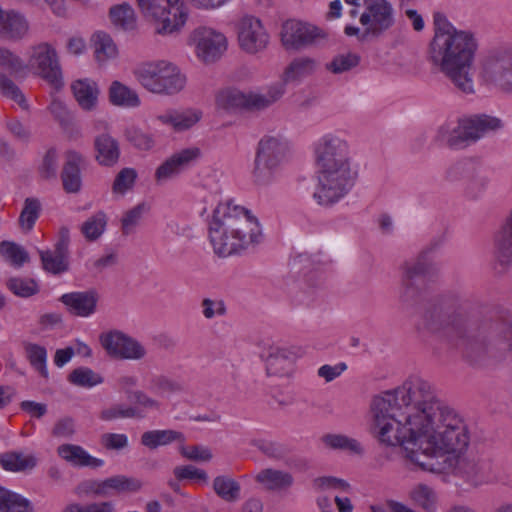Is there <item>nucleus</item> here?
<instances>
[{"instance_id": "obj_1", "label": "nucleus", "mask_w": 512, "mask_h": 512, "mask_svg": "<svg viewBox=\"0 0 512 512\" xmlns=\"http://www.w3.org/2000/svg\"><path fill=\"white\" fill-rule=\"evenodd\" d=\"M369 415L374 437L386 446L403 447L423 471L452 472L473 486L492 479L490 462L467 453L470 435L464 419L429 382L413 378L374 395Z\"/></svg>"}, {"instance_id": "obj_2", "label": "nucleus", "mask_w": 512, "mask_h": 512, "mask_svg": "<svg viewBox=\"0 0 512 512\" xmlns=\"http://www.w3.org/2000/svg\"><path fill=\"white\" fill-rule=\"evenodd\" d=\"M434 35L428 46L427 60L461 93L475 92L472 68L479 47L471 30L457 29L442 13L433 16Z\"/></svg>"}, {"instance_id": "obj_3", "label": "nucleus", "mask_w": 512, "mask_h": 512, "mask_svg": "<svg viewBox=\"0 0 512 512\" xmlns=\"http://www.w3.org/2000/svg\"><path fill=\"white\" fill-rule=\"evenodd\" d=\"M317 184L314 200L329 207L346 197L358 179L349 141L338 132H329L313 144Z\"/></svg>"}, {"instance_id": "obj_4", "label": "nucleus", "mask_w": 512, "mask_h": 512, "mask_svg": "<svg viewBox=\"0 0 512 512\" xmlns=\"http://www.w3.org/2000/svg\"><path fill=\"white\" fill-rule=\"evenodd\" d=\"M221 189L216 188L202 197L204 215L208 207L213 208L209 221V239L214 253L227 257L258 243L261 229L256 217L231 199L221 200Z\"/></svg>"}, {"instance_id": "obj_5", "label": "nucleus", "mask_w": 512, "mask_h": 512, "mask_svg": "<svg viewBox=\"0 0 512 512\" xmlns=\"http://www.w3.org/2000/svg\"><path fill=\"white\" fill-rule=\"evenodd\" d=\"M488 329L483 325L452 321V345L471 363L486 355L497 359L512 357V313L501 314Z\"/></svg>"}, {"instance_id": "obj_6", "label": "nucleus", "mask_w": 512, "mask_h": 512, "mask_svg": "<svg viewBox=\"0 0 512 512\" xmlns=\"http://www.w3.org/2000/svg\"><path fill=\"white\" fill-rule=\"evenodd\" d=\"M134 75L147 91L159 95H174L186 85V76L172 62L158 60L139 65Z\"/></svg>"}, {"instance_id": "obj_7", "label": "nucleus", "mask_w": 512, "mask_h": 512, "mask_svg": "<svg viewBox=\"0 0 512 512\" xmlns=\"http://www.w3.org/2000/svg\"><path fill=\"white\" fill-rule=\"evenodd\" d=\"M143 16L155 24L160 35L178 33L188 19V8L183 0H136Z\"/></svg>"}, {"instance_id": "obj_8", "label": "nucleus", "mask_w": 512, "mask_h": 512, "mask_svg": "<svg viewBox=\"0 0 512 512\" xmlns=\"http://www.w3.org/2000/svg\"><path fill=\"white\" fill-rule=\"evenodd\" d=\"M287 151V143L278 137L265 136L259 141L252 172L257 185L266 186L277 180Z\"/></svg>"}, {"instance_id": "obj_9", "label": "nucleus", "mask_w": 512, "mask_h": 512, "mask_svg": "<svg viewBox=\"0 0 512 512\" xmlns=\"http://www.w3.org/2000/svg\"><path fill=\"white\" fill-rule=\"evenodd\" d=\"M27 72L41 77L55 90L63 87V76L55 48L48 43H39L28 51Z\"/></svg>"}, {"instance_id": "obj_10", "label": "nucleus", "mask_w": 512, "mask_h": 512, "mask_svg": "<svg viewBox=\"0 0 512 512\" xmlns=\"http://www.w3.org/2000/svg\"><path fill=\"white\" fill-rule=\"evenodd\" d=\"M302 356L303 350L298 346H287L271 341H263L261 344L260 357L270 376H291L297 360Z\"/></svg>"}, {"instance_id": "obj_11", "label": "nucleus", "mask_w": 512, "mask_h": 512, "mask_svg": "<svg viewBox=\"0 0 512 512\" xmlns=\"http://www.w3.org/2000/svg\"><path fill=\"white\" fill-rule=\"evenodd\" d=\"M4 73L10 76H25L27 67L23 59L7 47L0 45V91L16 102L21 109L28 110L29 104L20 88Z\"/></svg>"}, {"instance_id": "obj_12", "label": "nucleus", "mask_w": 512, "mask_h": 512, "mask_svg": "<svg viewBox=\"0 0 512 512\" xmlns=\"http://www.w3.org/2000/svg\"><path fill=\"white\" fill-rule=\"evenodd\" d=\"M327 33L310 23L295 19L283 22L280 40L286 50L300 51L316 46L327 39Z\"/></svg>"}, {"instance_id": "obj_13", "label": "nucleus", "mask_w": 512, "mask_h": 512, "mask_svg": "<svg viewBox=\"0 0 512 512\" xmlns=\"http://www.w3.org/2000/svg\"><path fill=\"white\" fill-rule=\"evenodd\" d=\"M189 42L194 46L197 58L206 64L219 60L228 47L226 36L207 26L195 28L190 34Z\"/></svg>"}, {"instance_id": "obj_14", "label": "nucleus", "mask_w": 512, "mask_h": 512, "mask_svg": "<svg viewBox=\"0 0 512 512\" xmlns=\"http://www.w3.org/2000/svg\"><path fill=\"white\" fill-rule=\"evenodd\" d=\"M481 76L504 92H512V49L490 54L482 64Z\"/></svg>"}, {"instance_id": "obj_15", "label": "nucleus", "mask_w": 512, "mask_h": 512, "mask_svg": "<svg viewBox=\"0 0 512 512\" xmlns=\"http://www.w3.org/2000/svg\"><path fill=\"white\" fill-rule=\"evenodd\" d=\"M236 30L240 49L249 55L263 52L270 43L267 29L256 16H242L237 22Z\"/></svg>"}, {"instance_id": "obj_16", "label": "nucleus", "mask_w": 512, "mask_h": 512, "mask_svg": "<svg viewBox=\"0 0 512 512\" xmlns=\"http://www.w3.org/2000/svg\"><path fill=\"white\" fill-rule=\"evenodd\" d=\"M99 340L106 353L115 359L140 361L147 355L144 344L119 330L102 333Z\"/></svg>"}, {"instance_id": "obj_17", "label": "nucleus", "mask_w": 512, "mask_h": 512, "mask_svg": "<svg viewBox=\"0 0 512 512\" xmlns=\"http://www.w3.org/2000/svg\"><path fill=\"white\" fill-rule=\"evenodd\" d=\"M365 12L360 16V23L368 26V31L382 33L395 23V11L389 0H363Z\"/></svg>"}, {"instance_id": "obj_18", "label": "nucleus", "mask_w": 512, "mask_h": 512, "mask_svg": "<svg viewBox=\"0 0 512 512\" xmlns=\"http://www.w3.org/2000/svg\"><path fill=\"white\" fill-rule=\"evenodd\" d=\"M201 157V150L192 146L181 149L167 158L155 171V180L163 184L176 178Z\"/></svg>"}, {"instance_id": "obj_19", "label": "nucleus", "mask_w": 512, "mask_h": 512, "mask_svg": "<svg viewBox=\"0 0 512 512\" xmlns=\"http://www.w3.org/2000/svg\"><path fill=\"white\" fill-rule=\"evenodd\" d=\"M60 301L66 306L70 314L87 318L96 312L98 294L94 290L70 292L63 294Z\"/></svg>"}, {"instance_id": "obj_20", "label": "nucleus", "mask_w": 512, "mask_h": 512, "mask_svg": "<svg viewBox=\"0 0 512 512\" xmlns=\"http://www.w3.org/2000/svg\"><path fill=\"white\" fill-rule=\"evenodd\" d=\"M501 127L502 122L499 118L488 115L460 119V128H462L466 144L477 141L485 134L496 131Z\"/></svg>"}, {"instance_id": "obj_21", "label": "nucleus", "mask_w": 512, "mask_h": 512, "mask_svg": "<svg viewBox=\"0 0 512 512\" xmlns=\"http://www.w3.org/2000/svg\"><path fill=\"white\" fill-rule=\"evenodd\" d=\"M28 30L29 24L22 14L0 8V38L19 40L26 36Z\"/></svg>"}, {"instance_id": "obj_22", "label": "nucleus", "mask_w": 512, "mask_h": 512, "mask_svg": "<svg viewBox=\"0 0 512 512\" xmlns=\"http://www.w3.org/2000/svg\"><path fill=\"white\" fill-rule=\"evenodd\" d=\"M83 156L73 150L67 151L66 161L61 173L63 188L67 193H77L81 189L82 180L80 165Z\"/></svg>"}, {"instance_id": "obj_23", "label": "nucleus", "mask_w": 512, "mask_h": 512, "mask_svg": "<svg viewBox=\"0 0 512 512\" xmlns=\"http://www.w3.org/2000/svg\"><path fill=\"white\" fill-rule=\"evenodd\" d=\"M71 91L78 105L85 111H92L98 104L99 87L89 78L77 79L71 83Z\"/></svg>"}, {"instance_id": "obj_24", "label": "nucleus", "mask_w": 512, "mask_h": 512, "mask_svg": "<svg viewBox=\"0 0 512 512\" xmlns=\"http://www.w3.org/2000/svg\"><path fill=\"white\" fill-rule=\"evenodd\" d=\"M318 61L309 56L294 58L283 72V83H301L312 76L318 69Z\"/></svg>"}, {"instance_id": "obj_25", "label": "nucleus", "mask_w": 512, "mask_h": 512, "mask_svg": "<svg viewBox=\"0 0 512 512\" xmlns=\"http://www.w3.org/2000/svg\"><path fill=\"white\" fill-rule=\"evenodd\" d=\"M155 119L161 124L180 132L194 126L201 119V113L192 109L167 110L158 114Z\"/></svg>"}, {"instance_id": "obj_26", "label": "nucleus", "mask_w": 512, "mask_h": 512, "mask_svg": "<svg viewBox=\"0 0 512 512\" xmlns=\"http://www.w3.org/2000/svg\"><path fill=\"white\" fill-rule=\"evenodd\" d=\"M94 149L96 161L102 166H114L119 160V143L110 134L103 133L95 137Z\"/></svg>"}, {"instance_id": "obj_27", "label": "nucleus", "mask_w": 512, "mask_h": 512, "mask_svg": "<svg viewBox=\"0 0 512 512\" xmlns=\"http://www.w3.org/2000/svg\"><path fill=\"white\" fill-rule=\"evenodd\" d=\"M434 248L435 246L431 244L424 248L416 258L406 260L400 267L401 278L415 281L417 277L428 275L433 266L429 255Z\"/></svg>"}, {"instance_id": "obj_28", "label": "nucleus", "mask_w": 512, "mask_h": 512, "mask_svg": "<svg viewBox=\"0 0 512 512\" xmlns=\"http://www.w3.org/2000/svg\"><path fill=\"white\" fill-rule=\"evenodd\" d=\"M58 455L73 466L99 468L104 465L102 459L91 456L81 446L62 444L57 448Z\"/></svg>"}, {"instance_id": "obj_29", "label": "nucleus", "mask_w": 512, "mask_h": 512, "mask_svg": "<svg viewBox=\"0 0 512 512\" xmlns=\"http://www.w3.org/2000/svg\"><path fill=\"white\" fill-rule=\"evenodd\" d=\"M108 97L110 103L117 107L137 108L141 104L137 91L117 80L110 84Z\"/></svg>"}, {"instance_id": "obj_30", "label": "nucleus", "mask_w": 512, "mask_h": 512, "mask_svg": "<svg viewBox=\"0 0 512 512\" xmlns=\"http://www.w3.org/2000/svg\"><path fill=\"white\" fill-rule=\"evenodd\" d=\"M146 389L148 392L158 398H169L175 393L183 390L182 384L166 375L152 374L146 380Z\"/></svg>"}, {"instance_id": "obj_31", "label": "nucleus", "mask_w": 512, "mask_h": 512, "mask_svg": "<svg viewBox=\"0 0 512 512\" xmlns=\"http://www.w3.org/2000/svg\"><path fill=\"white\" fill-rule=\"evenodd\" d=\"M285 92L284 83L277 82L270 85L265 91L247 93L248 109H264L279 100Z\"/></svg>"}, {"instance_id": "obj_32", "label": "nucleus", "mask_w": 512, "mask_h": 512, "mask_svg": "<svg viewBox=\"0 0 512 512\" xmlns=\"http://www.w3.org/2000/svg\"><path fill=\"white\" fill-rule=\"evenodd\" d=\"M185 441L182 432L166 429V430H150L141 435V444L151 450L160 446H166L173 442L183 443Z\"/></svg>"}, {"instance_id": "obj_33", "label": "nucleus", "mask_w": 512, "mask_h": 512, "mask_svg": "<svg viewBox=\"0 0 512 512\" xmlns=\"http://www.w3.org/2000/svg\"><path fill=\"white\" fill-rule=\"evenodd\" d=\"M256 481L268 490L281 491L290 488L294 483V478L286 471L264 469L257 474Z\"/></svg>"}, {"instance_id": "obj_34", "label": "nucleus", "mask_w": 512, "mask_h": 512, "mask_svg": "<svg viewBox=\"0 0 512 512\" xmlns=\"http://www.w3.org/2000/svg\"><path fill=\"white\" fill-rule=\"evenodd\" d=\"M435 141L445 144L451 148H462L466 145L462 128H460V120L457 122H445L437 129Z\"/></svg>"}, {"instance_id": "obj_35", "label": "nucleus", "mask_w": 512, "mask_h": 512, "mask_svg": "<svg viewBox=\"0 0 512 512\" xmlns=\"http://www.w3.org/2000/svg\"><path fill=\"white\" fill-rule=\"evenodd\" d=\"M0 463L7 471L22 472L33 469L37 465V458L31 453L13 451L2 454Z\"/></svg>"}, {"instance_id": "obj_36", "label": "nucleus", "mask_w": 512, "mask_h": 512, "mask_svg": "<svg viewBox=\"0 0 512 512\" xmlns=\"http://www.w3.org/2000/svg\"><path fill=\"white\" fill-rule=\"evenodd\" d=\"M496 258L503 266L512 264V209L497 241Z\"/></svg>"}, {"instance_id": "obj_37", "label": "nucleus", "mask_w": 512, "mask_h": 512, "mask_svg": "<svg viewBox=\"0 0 512 512\" xmlns=\"http://www.w3.org/2000/svg\"><path fill=\"white\" fill-rule=\"evenodd\" d=\"M409 496L425 512H437L438 496L430 486L422 483L417 484L411 489Z\"/></svg>"}, {"instance_id": "obj_38", "label": "nucleus", "mask_w": 512, "mask_h": 512, "mask_svg": "<svg viewBox=\"0 0 512 512\" xmlns=\"http://www.w3.org/2000/svg\"><path fill=\"white\" fill-rule=\"evenodd\" d=\"M213 490L218 497L232 503L240 499V484L229 476L220 475L213 480Z\"/></svg>"}, {"instance_id": "obj_39", "label": "nucleus", "mask_w": 512, "mask_h": 512, "mask_svg": "<svg viewBox=\"0 0 512 512\" xmlns=\"http://www.w3.org/2000/svg\"><path fill=\"white\" fill-rule=\"evenodd\" d=\"M0 512H32V505L23 496L0 487Z\"/></svg>"}, {"instance_id": "obj_40", "label": "nucleus", "mask_w": 512, "mask_h": 512, "mask_svg": "<svg viewBox=\"0 0 512 512\" xmlns=\"http://www.w3.org/2000/svg\"><path fill=\"white\" fill-rule=\"evenodd\" d=\"M24 350L30 365L39 373L40 376L47 379L49 372L47 369V350L44 346L36 343H24Z\"/></svg>"}, {"instance_id": "obj_41", "label": "nucleus", "mask_w": 512, "mask_h": 512, "mask_svg": "<svg viewBox=\"0 0 512 512\" xmlns=\"http://www.w3.org/2000/svg\"><path fill=\"white\" fill-rule=\"evenodd\" d=\"M322 442L331 449L342 450L355 455H361L363 453L361 443L346 435L327 434L323 436Z\"/></svg>"}, {"instance_id": "obj_42", "label": "nucleus", "mask_w": 512, "mask_h": 512, "mask_svg": "<svg viewBox=\"0 0 512 512\" xmlns=\"http://www.w3.org/2000/svg\"><path fill=\"white\" fill-rule=\"evenodd\" d=\"M109 14L112 23L122 29L131 30L136 26L134 9L128 3H122L111 7Z\"/></svg>"}, {"instance_id": "obj_43", "label": "nucleus", "mask_w": 512, "mask_h": 512, "mask_svg": "<svg viewBox=\"0 0 512 512\" xmlns=\"http://www.w3.org/2000/svg\"><path fill=\"white\" fill-rule=\"evenodd\" d=\"M216 103L223 109L247 108V93L236 88H225L217 94Z\"/></svg>"}, {"instance_id": "obj_44", "label": "nucleus", "mask_w": 512, "mask_h": 512, "mask_svg": "<svg viewBox=\"0 0 512 512\" xmlns=\"http://www.w3.org/2000/svg\"><path fill=\"white\" fill-rule=\"evenodd\" d=\"M93 43L95 57L98 62H104L116 57L117 47L108 34L104 32L95 33Z\"/></svg>"}, {"instance_id": "obj_45", "label": "nucleus", "mask_w": 512, "mask_h": 512, "mask_svg": "<svg viewBox=\"0 0 512 512\" xmlns=\"http://www.w3.org/2000/svg\"><path fill=\"white\" fill-rule=\"evenodd\" d=\"M41 213V203L39 199L29 197L24 201L23 209L19 216V225L22 230L29 232L33 229Z\"/></svg>"}, {"instance_id": "obj_46", "label": "nucleus", "mask_w": 512, "mask_h": 512, "mask_svg": "<svg viewBox=\"0 0 512 512\" xmlns=\"http://www.w3.org/2000/svg\"><path fill=\"white\" fill-rule=\"evenodd\" d=\"M488 184L489 178L485 171L475 166L467 177L465 193L467 197L477 199L486 191Z\"/></svg>"}, {"instance_id": "obj_47", "label": "nucleus", "mask_w": 512, "mask_h": 512, "mask_svg": "<svg viewBox=\"0 0 512 512\" xmlns=\"http://www.w3.org/2000/svg\"><path fill=\"white\" fill-rule=\"evenodd\" d=\"M107 216L103 211H98L89 217L81 226V232L89 241L97 240L105 231Z\"/></svg>"}, {"instance_id": "obj_48", "label": "nucleus", "mask_w": 512, "mask_h": 512, "mask_svg": "<svg viewBox=\"0 0 512 512\" xmlns=\"http://www.w3.org/2000/svg\"><path fill=\"white\" fill-rule=\"evenodd\" d=\"M103 421H113L117 419L142 418L140 409L126 404H114L103 409L99 415Z\"/></svg>"}, {"instance_id": "obj_49", "label": "nucleus", "mask_w": 512, "mask_h": 512, "mask_svg": "<svg viewBox=\"0 0 512 512\" xmlns=\"http://www.w3.org/2000/svg\"><path fill=\"white\" fill-rule=\"evenodd\" d=\"M360 56L357 53L346 52L333 57V59L326 64V69L333 74H342L351 71L360 63Z\"/></svg>"}, {"instance_id": "obj_50", "label": "nucleus", "mask_w": 512, "mask_h": 512, "mask_svg": "<svg viewBox=\"0 0 512 512\" xmlns=\"http://www.w3.org/2000/svg\"><path fill=\"white\" fill-rule=\"evenodd\" d=\"M137 179V172L134 168H123L116 175L112 184V193L114 197H123L128 191L132 190Z\"/></svg>"}, {"instance_id": "obj_51", "label": "nucleus", "mask_w": 512, "mask_h": 512, "mask_svg": "<svg viewBox=\"0 0 512 512\" xmlns=\"http://www.w3.org/2000/svg\"><path fill=\"white\" fill-rule=\"evenodd\" d=\"M39 254L45 271L57 275L68 270V259L58 253L52 250H39Z\"/></svg>"}, {"instance_id": "obj_52", "label": "nucleus", "mask_w": 512, "mask_h": 512, "mask_svg": "<svg viewBox=\"0 0 512 512\" xmlns=\"http://www.w3.org/2000/svg\"><path fill=\"white\" fill-rule=\"evenodd\" d=\"M68 379L73 385L84 388H92L103 383V377L88 367L74 369Z\"/></svg>"}, {"instance_id": "obj_53", "label": "nucleus", "mask_w": 512, "mask_h": 512, "mask_svg": "<svg viewBox=\"0 0 512 512\" xmlns=\"http://www.w3.org/2000/svg\"><path fill=\"white\" fill-rule=\"evenodd\" d=\"M0 254L12 265L18 267L29 260V255L25 249L14 242L2 241L0 243Z\"/></svg>"}, {"instance_id": "obj_54", "label": "nucleus", "mask_w": 512, "mask_h": 512, "mask_svg": "<svg viewBox=\"0 0 512 512\" xmlns=\"http://www.w3.org/2000/svg\"><path fill=\"white\" fill-rule=\"evenodd\" d=\"M107 479L114 496L125 492H137L142 488V482L137 478L116 475Z\"/></svg>"}, {"instance_id": "obj_55", "label": "nucleus", "mask_w": 512, "mask_h": 512, "mask_svg": "<svg viewBox=\"0 0 512 512\" xmlns=\"http://www.w3.org/2000/svg\"><path fill=\"white\" fill-rule=\"evenodd\" d=\"M38 172L42 179H56L58 174V153L56 149L50 148L47 150L38 167Z\"/></svg>"}, {"instance_id": "obj_56", "label": "nucleus", "mask_w": 512, "mask_h": 512, "mask_svg": "<svg viewBox=\"0 0 512 512\" xmlns=\"http://www.w3.org/2000/svg\"><path fill=\"white\" fill-rule=\"evenodd\" d=\"M421 298V291L416 281L401 278L399 299L401 303L407 307L414 306Z\"/></svg>"}, {"instance_id": "obj_57", "label": "nucleus", "mask_w": 512, "mask_h": 512, "mask_svg": "<svg viewBox=\"0 0 512 512\" xmlns=\"http://www.w3.org/2000/svg\"><path fill=\"white\" fill-rule=\"evenodd\" d=\"M126 140L139 150H149L154 146V139L150 134L143 132L135 126L125 130Z\"/></svg>"}, {"instance_id": "obj_58", "label": "nucleus", "mask_w": 512, "mask_h": 512, "mask_svg": "<svg viewBox=\"0 0 512 512\" xmlns=\"http://www.w3.org/2000/svg\"><path fill=\"white\" fill-rule=\"evenodd\" d=\"M7 285L15 295L24 298L35 295L39 290L37 283L28 278H11Z\"/></svg>"}, {"instance_id": "obj_59", "label": "nucleus", "mask_w": 512, "mask_h": 512, "mask_svg": "<svg viewBox=\"0 0 512 512\" xmlns=\"http://www.w3.org/2000/svg\"><path fill=\"white\" fill-rule=\"evenodd\" d=\"M145 211L146 205L144 203H140L125 212L121 220L123 234L129 235L134 232Z\"/></svg>"}, {"instance_id": "obj_60", "label": "nucleus", "mask_w": 512, "mask_h": 512, "mask_svg": "<svg viewBox=\"0 0 512 512\" xmlns=\"http://www.w3.org/2000/svg\"><path fill=\"white\" fill-rule=\"evenodd\" d=\"M476 165L468 159L459 160L451 164L446 170L445 177L450 182L467 178Z\"/></svg>"}, {"instance_id": "obj_61", "label": "nucleus", "mask_w": 512, "mask_h": 512, "mask_svg": "<svg viewBox=\"0 0 512 512\" xmlns=\"http://www.w3.org/2000/svg\"><path fill=\"white\" fill-rule=\"evenodd\" d=\"M253 445L266 456L273 459H283L287 455V448L277 442L268 440H256Z\"/></svg>"}, {"instance_id": "obj_62", "label": "nucleus", "mask_w": 512, "mask_h": 512, "mask_svg": "<svg viewBox=\"0 0 512 512\" xmlns=\"http://www.w3.org/2000/svg\"><path fill=\"white\" fill-rule=\"evenodd\" d=\"M315 485L320 489L334 490L339 493H349L351 490L348 482L332 476H323L315 479Z\"/></svg>"}, {"instance_id": "obj_63", "label": "nucleus", "mask_w": 512, "mask_h": 512, "mask_svg": "<svg viewBox=\"0 0 512 512\" xmlns=\"http://www.w3.org/2000/svg\"><path fill=\"white\" fill-rule=\"evenodd\" d=\"M174 475L178 480H195L197 482L206 483L208 480L207 473L193 465L178 466L174 469Z\"/></svg>"}, {"instance_id": "obj_64", "label": "nucleus", "mask_w": 512, "mask_h": 512, "mask_svg": "<svg viewBox=\"0 0 512 512\" xmlns=\"http://www.w3.org/2000/svg\"><path fill=\"white\" fill-rule=\"evenodd\" d=\"M6 129L19 141L28 142L31 137V131L27 125L16 117H7L5 119Z\"/></svg>"}]
</instances>
